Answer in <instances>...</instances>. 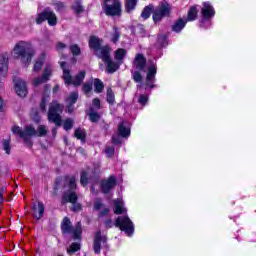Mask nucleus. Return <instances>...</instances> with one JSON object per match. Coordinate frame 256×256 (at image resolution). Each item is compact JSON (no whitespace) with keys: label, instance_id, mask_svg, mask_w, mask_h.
Instances as JSON below:
<instances>
[{"label":"nucleus","instance_id":"24","mask_svg":"<svg viewBox=\"0 0 256 256\" xmlns=\"http://www.w3.org/2000/svg\"><path fill=\"white\" fill-rule=\"evenodd\" d=\"M123 200L122 199H117L114 201V213L116 215H121L122 213H127V209L123 206Z\"/></svg>","mask_w":256,"mask_h":256},{"label":"nucleus","instance_id":"36","mask_svg":"<svg viewBox=\"0 0 256 256\" xmlns=\"http://www.w3.org/2000/svg\"><path fill=\"white\" fill-rule=\"evenodd\" d=\"M107 102L111 105L115 103V94H113V90H111V88L107 90Z\"/></svg>","mask_w":256,"mask_h":256},{"label":"nucleus","instance_id":"39","mask_svg":"<svg viewBox=\"0 0 256 256\" xmlns=\"http://www.w3.org/2000/svg\"><path fill=\"white\" fill-rule=\"evenodd\" d=\"M72 9H74L76 13H83V6H81V2L79 1L74 2Z\"/></svg>","mask_w":256,"mask_h":256},{"label":"nucleus","instance_id":"52","mask_svg":"<svg viewBox=\"0 0 256 256\" xmlns=\"http://www.w3.org/2000/svg\"><path fill=\"white\" fill-rule=\"evenodd\" d=\"M0 87H3V82L0 81ZM5 106V102H3V98L0 96V111H3V107Z\"/></svg>","mask_w":256,"mask_h":256},{"label":"nucleus","instance_id":"32","mask_svg":"<svg viewBox=\"0 0 256 256\" xmlns=\"http://www.w3.org/2000/svg\"><path fill=\"white\" fill-rule=\"evenodd\" d=\"M79 249H81V245L79 243H72L67 249V253L68 255H73V253H76Z\"/></svg>","mask_w":256,"mask_h":256},{"label":"nucleus","instance_id":"15","mask_svg":"<svg viewBox=\"0 0 256 256\" xmlns=\"http://www.w3.org/2000/svg\"><path fill=\"white\" fill-rule=\"evenodd\" d=\"M155 75H157V66L155 64H151L148 67V73L146 76L147 87H154L153 83H155Z\"/></svg>","mask_w":256,"mask_h":256},{"label":"nucleus","instance_id":"50","mask_svg":"<svg viewBox=\"0 0 256 256\" xmlns=\"http://www.w3.org/2000/svg\"><path fill=\"white\" fill-rule=\"evenodd\" d=\"M65 9V4L62 2H58L55 4V10L56 11H63Z\"/></svg>","mask_w":256,"mask_h":256},{"label":"nucleus","instance_id":"43","mask_svg":"<svg viewBox=\"0 0 256 256\" xmlns=\"http://www.w3.org/2000/svg\"><path fill=\"white\" fill-rule=\"evenodd\" d=\"M92 90H93V87L90 82H86L83 85V91H84V93H86V95H88V93H91Z\"/></svg>","mask_w":256,"mask_h":256},{"label":"nucleus","instance_id":"9","mask_svg":"<svg viewBox=\"0 0 256 256\" xmlns=\"http://www.w3.org/2000/svg\"><path fill=\"white\" fill-rule=\"evenodd\" d=\"M104 11L106 15L115 16L121 15V2L119 0H104Z\"/></svg>","mask_w":256,"mask_h":256},{"label":"nucleus","instance_id":"55","mask_svg":"<svg viewBox=\"0 0 256 256\" xmlns=\"http://www.w3.org/2000/svg\"><path fill=\"white\" fill-rule=\"evenodd\" d=\"M32 119L34 120V121H39V115H35V116H33V114H32Z\"/></svg>","mask_w":256,"mask_h":256},{"label":"nucleus","instance_id":"48","mask_svg":"<svg viewBox=\"0 0 256 256\" xmlns=\"http://www.w3.org/2000/svg\"><path fill=\"white\" fill-rule=\"evenodd\" d=\"M112 41H113V43H117V41H119V31L117 30V28H114V33L112 35Z\"/></svg>","mask_w":256,"mask_h":256},{"label":"nucleus","instance_id":"31","mask_svg":"<svg viewBox=\"0 0 256 256\" xmlns=\"http://www.w3.org/2000/svg\"><path fill=\"white\" fill-rule=\"evenodd\" d=\"M72 233H73V239H81V233H82L81 222H78L76 224V227L72 231Z\"/></svg>","mask_w":256,"mask_h":256},{"label":"nucleus","instance_id":"61","mask_svg":"<svg viewBox=\"0 0 256 256\" xmlns=\"http://www.w3.org/2000/svg\"><path fill=\"white\" fill-rule=\"evenodd\" d=\"M91 191H93V188H91Z\"/></svg>","mask_w":256,"mask_h":256},{"label":"nucleus","instance_id":"56","mask_svg":"<svg viewBox=\"0 0 256 256\" xmlns=\"http://www.w3.org/2000/svg\"><path fill=\"white\" fill-rule=\"evenodd\" d=\"M158 41L161 43V41H165V36H161L158 38Z\"/></svg>","mask_w":256,"mask_h":256},{"label":"nucleus","instance_id":"51","mask_svg":"<svg viewBox=\"0 0 256 256\" xmlns=\"http://www.w3.org/2000/svg\"><path fill=\"white\" fill-rule=\"evenodd\" d=\"M56 49L58 51H63V49H67V45L65 43H62V42H58L56 44Z\"/></svg>","mask_w":256,"mask_h":256},{"label":"nucleus","instance_id":"40","mask_svg":"<svg viewBox=\"0 0 256 256\" xmlns=\"http://www.w3.org/2000/svg\"><path fill=\"white\" fill-rule=\"evenodd\" d=\"M3 149L7 155L11 153V142L9 140L3 141Z\"/></svg>","mask_w":256,"mask_h":256},{"label":"nucleus","instance_id":"59","mask_svg":"<svg viewBox=\"0 0 256 256\" xmlns=\"http://www.w3.org/2000/svg\"><path fill=\"white\" fill-rule=\"evenodd\" d=\"M65 143H67V138H64Z\"/></svg>","mask_w":256,"mask_h":256},{"label":"nucleus","instance_id":"45","mask_svg":"<svg viewBox=\"0 0 256 256\" xmlns=\"http://www.w3.org/2000/svg\"><path fill=\"white\" fill-rule=\"evenodd\" d=\"M101 108V100H99L98 98L94 99L92 101V111L93 109H100Z\"/></svg>","mask_w":256,"mask_h":256},{"label":"nucleus","instance_id":"26","mask_svg":"<svg viewBox=\"0 0 256 256\" xmlns=\"http://www.w3.org/2000/svg\"><path fill=\"white\" fill-rule=\"evenodd\" d=\"M185 25H187V20L179 19L172 25V31L180 33L182 29H185Z\"/></svg>","mask_w":256,"mask_h":256},{"label":"nucleus","instance_id":"3","mask_svg":"<svg viewBox=\"0 0 256 256\" xmlns=\"http://www.w3.org/2000/svg\"><path fill=\"white\" fill-rule=\"evenodd\" d=\"M76 183L77 180L75 177L71 176L66 178V192L62 197V203H71L72 211H81V204L77 203V194L75 193V189H77Z\"/></svg>","mask_w":256,"mask_h":256},{"label":"nucleus","instance_id":"7","mask_svg":"<svg viewBox=\"0 0 256 256\" xmlns=\"http://www.w3.org/2000/svg\"><path fill=\"white\" fill-rule=\"evenodd\" d=\"M115 226L119 227L120 231H124L128 237H131L135 231V226L129 216H119L115 221Z\"/></svg>","mask_w":256,"mask_h":256},{"label":"nucleus","instance_id":"11","mask_svg":"<svg viewBox=\"0 0 256 256\" xmlns=\"http://www.w3.org/2000/svg\"><path fill=\"white\" fill-rule=\"evenodd\" d=\"M202 5L203 6L201 9V13H202L201 26L205 27V21H211V19L215 17V8H213V5H211L210 2H204Z\"/></svg>","mask_w":256,"mask_h":256},{"label":"nucleus","instance_id":"25","mask_svg":"<svg viewBox=\"0 0 256 256\" xmlns=\"http://www.w3.org/2000/svg\"><path fill=\"white\" fill-rule=\"evenodd\" d=\"M46 58L47 54H45V52H42L33 66V71H41Z\"/></svg>","mask_w":256,"mask_h":256},{"label":"nucleus","instance_id":"12","mask_svg":"<svg viewBox=\"0 0 256 256\" xmlns=\"http://www.w3.org/2000/svg\"><path fill=\"white\" fill-rule=\"evenodd\" d=\"M110 55L111 51L105 52V54L100 56L99 59H102V61L106 63L107 73H115V71L119 69L121 63L113 62Z\"/></svg>","mask_w":256,"mask_h":256},{"label":"nucleus","instance_id":"21","mask_svg":"<svg viewBox=\"0 0 256 256\" xmlns=\"http://www.w3.org/2000/svg\"><path fill=\"white\" fill-rule=\"evenodd\" d=\"M118 133L121 137L127 138L131 135V128L127 125V121L122 120L118 126Z\"/></svg>","mask_w":256,"mask_h":256},{"label":"nucleus","instance_id":"20","mask_svg":"<svg viewBox=\"0 0 256 256\" xmlns=\"http://www.w3.org/2000/svg\"><path fill=\"white\" fill-rule=\"evenodd\" d=\"M94 211L98 212L99 217H105V215H109V208H107L105 204H102L101 200H96L94 202Z\"/></svg>","mask_w":256,"mask_h":256},{"label":"nucleus","instance_id":"57","mask_svg":"<svg viewBox=\"0 0 256 256\" xmlns=\"http://www.w3.org/2000/svg\"><path fill=\"white\" fill-rule=\"evenodd\" d=\"M52 133H53V135H57V129L54 128V129L52 130Z\"/></svg>","mask_w":256,"mask_h":256},{"label":"nucleus","instance_id":"58","mask_svg":"<svg viewBox=\"0 0 256 256\" xmlns=\"http://www.w3.org/2000/svg\"><path fill=\"white\" fill-rule=\"evenodd\" d=\"M57 89H59V87H58V86H56V87L54 88V91H57Z\"/></svg>","mask_w":256,"mask_h":256},{"label":"nucleus","instance_id":"8","mask_svg":"<svg viewBox=\"0 0 256 256\" xmlns=\"http://www.w3.org/2000/svg\"><path fill=\"white\" fill-rule=\"evenodd\" d=\"M89 47L99 58L102 57V55H105V53H107L108 51H111V48H109V46H102V40L96 36L90 37Z\"/></svg>","mask_w":256,"mask_h":256},{"label":"nucleus","instance_id":"54","mask_svg":"<svg viewBox=\"0 0 256 256\" xmlns=\"http://www.w3.org/2000/svg\"><path fill=\"white\" fill-rule=\"evenodd\" d=\"M106 227H113V222L111 220H107L105 222Z\"/></svg>","mask_w":256,"mask_h":256},{"label":"nucleus","instance_id":"22","mask_svg":"<svg viewBox=\"0 0 256 256\" xmlns=\"http://www.w3.org/2000/svg\"><path fill=\"white\" fill-rule=\"evenodd\" d=\"M79 99V93L78 92H72L68 96L66 103L68 104V113H73V105L77 103V100Z\"/></svg>","mask_w":256,"mask_h":256},{"label":"nucleus","instance_id":"16","mask_svg":"<svg viewBox=\"0 0 256 256\" xmlns=\"http://www.w3.org/2000/svg\"><path fill=\"white\" fill-rule=\"evenodd\" d=\"M105 243H107V237L97 232L94 239V253H101V247L105 246Z\"/></svg>","mask_w":256,"mask_h":256},{"label":"nucleus","instance_id":"60","mask_svg":"<svg viewBox=\"0 0 256 256\" xmlns=\"http://www.w3.org/2000/svg\"><path fill=\"white\" fill-rule=\"evenodd\" d=\"M65 143H67V138H64Z\"/></svg>","mask_w":256,"mask_h":256},{"label":"nucleus","instance_id":"2","mask_svg":"<svg viewBox=\"0 0 256 256\" xmlns=\"http://www.w3.org/2000/svg\"><path fill=\"white\" fill-rule=\"evenodd\" d=\"M12 132L14 135H18V137H20L28 147H31V145H33L31 137H45L47 127L40 125L36 130L35 127L27 125L24 130H22L21 127L14 126L12 128Z\"/></svg>","mask_w":256,"mask_h":256},{"label":"nucleus","instance_id":"46","mask_svg":"<svg viewBox=\"0 0 256 256\" xmlns=\"http://www.w3.org/2000/svg\"><path fill=\"white\" fill-rule=\"evenodd\" d=\"M80 183L83 187L87 185V172H82L81 178H80Z\"/></svg>","mask_w":256,"mask_h":256},{"label":"nucleus","instance_id":"1","mask_svg":"<svg viewBox=\"0 0 256 256\" xmlns=\"http://www.w3.org/2000/svg\"><path fill=\"white\" fill-rule=\"evenodd\" d=\"M10 55L13 59H20L21 63L28 67L35 57V48L30 41H19L12 48Z\"/></svg>","mask_w":256,"mask_h":256},{"label":"nucleus","instance_id":"6","mask_svg":"<svg viewBox=\"0 0 256 256\" xmlns=\"http://www.w3.org/2000/svg\"><path fill=\"white\" fill-rule=\"evenodd\" d=\"M61 113H63V105L54 101L51 103L48 111V121L55 123L57 127H61Z\"/></svg>","mask_w":256,"mask_h":256},{"label":"nucleus","instance_id":"53","mask_svg":"<svg viewBox=\"0 0 256 256\" xmlns=\"http://www.w3.org/2000/svg\"><path fill=\"white\" fill-rule=\"evenodd\" d=\"M112 142L117 145V144L121 143V138H119V136H113Z\"/></svg>","mask_w":256,"mask_h":256},{"label":"nucleus","instance_id":"18","mask_svg":"<svg viewBox=\"0 0 256 256\" xmlns=\"http://www.w3.org/2000/svg\"><path fill=\"white\" fill-rule=\"evenodd\" d=\"M115 185H117V179H115V176H110L107 180H104L101 183L102 193H109Z\"/></svg>","mask_w":256,"mask_h":256},{"label":"nucleus","instance_id":"14","mask_svg":"<svg viewBox=\"0 0 256 256\" xmlns=\"http://www.w3.org/2000/svg\"><path fill=\"white\" fill-rule=\"evenodd\" d=\"M15 91L18 97H27V82L21 79L14 80Z\"/></svg>","mask_w":256,"mask_h":256},{"label":"nucleus","instance_id":"10","mask_svg":"<svg viewBox=\"0 0 256 256\" xmlns=\"http://www.w3.org/2000/svg\"><path fill=\"white\" fill-rule=\"evenodd\" d=\"M43 21H48V24L53 27L57 25V15H55V13L52 11L46 10L40 13L36 18L37 25H41Z\"/></svg>","mask_w":256,"mask_h":256},{"label":"nucleus","instance_id":"23","mask_svg":"<svg viewBox=\"0 0 256 256\" xmlns=\"http://www.w3.org/2000/svg\"><path fill=\"white\" fill-rule=\"evenodd\" d=\"M145 63H147L145 56H143V54H137L134 59V67L139 71H143V69H145Z\"/></svg>","mask_w":256,"mask_h":256},{"label":"nucleus","instance_id":"17","mask_svg":"<svg viewBox=\"0 0 256 256\" xmlns=\"http://www.w3.org/2000/svg\"><path fill=\"white\" fill-rule=\"evenodd\" d=\"M7 63H9V54L4 52L1 54L0 58V77H5L7 75V71L9 69Z\"/></svg>","mask_w":256,"mask_h":256},{"label":"nucleus","instance_id":"28","mask_svg":"<svg viewBox=\"0 0 256 256\" xmlns=\"http://www.w3.org/2000/svg\"><path fill=\"white\" fill-rule=\"evenodd\" d=\"M61 229L63 233H72L71 220L69 218H64L61 224Z\"/></svg>","mask_w":256,"mask_h":256},{"label":"nucleus","instance_id":"4","mask_svg":"<svg viewBox=\"0 0 256 256\" xmlns=\"http://www.w3.org/2000/svg\"><path fill=\"white\" fill-rule=\"evenodd\" d=\"M61 69L63 70L62 79L64 80L65 85H75V87L83 83L85 79V71H80L78 75L74 78L71 76V70L67 67L65 62H60Z\"/></svg>","mask_w":256,"mask_h":256},{"label":"nucleus","instance_id":"33","mask_svg":"<svg viewBox=\"0 0 256 256\" xmlns=\"http://www.w3.org/2000/svg\"><path fill=\"white\" fill-rule=\"evenodd\" d=\"M90 121L92 123H97L99 119H101V115H99L97 112L93 111V108H90L89 112Z\"/></svg>","mask_w":256,"mask_h":256},{"label":"nucleus","instance_id":"41","mask_svg":"<svg viewBox=\"0 0 256 256\" xmlns=\"http://www.w3.org/2000/svg\"><path fill=\"white\" fill-rule=\"evenodd\" d=\"M70 51L73 55H79L81 53V48H79V46L77 44H73L70 47Z\"/></svg>","mask_w":256,"mask_h":256},{"label":"nucleus","instance_id":"38","mask_svg":"<svg viewBox=\"0 0 256 256\" xmlns=\"http://www.w3.org/2000/svg\"><path fill=\"white\" fill-rule=\"evenodd\" d=\"M74 135L76 139H80L81 141H83V139H85V130L78 128L75 130Z\"/></svg>","mask_w":256,"mask_h":256},{"label":"nucleus","instance_id":"47","mask_svg":"<svg viewBox=\"0 0 256 256\" xmlns=\"http://www.w3.org/2000/svg\"><path fill=\"white\" fill-rule=\"evenodd\" d=\"M115 153V148L113 147H107L105 150V154L107 155V157H113Z\"/></svg>","mask_w":256,"mask_h":256},{"label":"nucleus","instance_id":"34","mask_svg":"<svg viewBox=\"0 0 256 256\" xmlns=\"http://www.w3.org/2000/svg\"><path fill=\"white\" fill-rule=\"evenodd\" d=\"M94 91L95 93H101V91H103V82L101 80H94Z\"/></svg>","mask_w":256,"mask_h":256},{"label":"nucleus","instance_id":"29","mask_svg":"<svg viewBox=\"0 0 256 256\" xmlns=\"http://www.w3.org/2000/svg\"><path fill=\"white\" fill-rule=\"evenodd\" d=\"M198 13H199V10L197 9V6H192L188 11L187 21H195V19H197Z\"/></svg>","mask_w":256,"mask_h":256},{"label":"nucleus","instance_id":"35","mask_svg":"<svg viewBox=\"0 0 256 256\" xmlns=\"http://www.w3.org/2000/svg\"><path fill=\"white\" fill-rule=\"evenodd\" d=\"M136 5H137V0H126V10L128 11V13L130 11H133Z\"/></svg>","mask_w":256,"mask_h":256},{"label":"nucleus","instance_id":"44","mask_svg":"<svg viewBox=\"0 0 256 256\" xmlns=\"http://www.w3.org/2000/svg\"><path fill=\"white\" fill-rule=\"evenodd\" d=\"M147 101H149V96L141 94L138 99V103H140V105H145Z\"/></svg>","mask_w":256,"mask_h":256},{"label":"nucleus","instance_id":"27","mask_svg":"<svg viewBox=\"0 0 256 256\" xmlns=\"http://www.w3.org/2000/svg\"><path fill=\"white\" fill-rule=\"evenodd\" d=\"M125 55H127V50L119 48L116 50L114 57L116 61L121 65V63H123V59H125Z\"/></svg>","mask_w":256,"mask_h":256},{"label":"nucleus","instance_id":"37","mask_svg":"<svg viewBox=\"0 0 256 256\" xmlns=\"http://www.w3.org/2000/svg\"><path fill=\"white\" fill-rule=\"evenodd\" d=\"M73 120L71 118H68L64 121L63 127L65 131H69L70 129H73Z\"/></svg>","mask_w":256,"mask_h":256},{"label":"nucleus","instance_id":"19","mask_svg":"<svg viewBox=\"0 0 256 256\" xmlns=\"http://www.w3.org/2000/svg\"><path fill=\"white\" fill-rule=\"evenodd\" d=\"M32 211L35 219H41L43 213H45V206L43 202H35L32 206Z\"/></svg>","mask_w":256,"mask_h":256},{"label":"nucleus","instance_id":"13","mask_svg":"<svg viewBox=\"0 0 256 256\" xmlns=\"http://www.w3.org/2000/svg\"><path fill=\"white\" fill-rule=\"evenodd\" d=\"M52 71L53 70L51 68V65H46L42 77H37L32 80L33 87H39V85L47 83V81H49V78L51 77Z\"/></svg>","mask_w":256,"mask_h":256},{"label":"nucleus","instance_id":"30","mask_svg":"<svg viewBox=\"0 0 256 256\" xmlns=\"http://www.w3.org/2000/svg\"><path fill=\"white\" fill-rule=\"evenodd\" d=\"M152 11H153L152 5L146 6L141 13L142 19H149V17H151Z\"/></svg>","mask_w":256,"mask_h":256},{"label":"nucleus","instance_id":"42","mask_svg":"<svg viewBox=\"0 0 256 256\" xmlns=\"http://www.w3.org/2000/svg\"><path fill=\"white\" fill-rule=\"evenodd\" d=\"M133 79L135 83H141V81H143V76H141V73H139V71H135L133 73Z\"/></svg>","mask_w":256,"mask_h":256},{"label":"nucleus","instance_id":"5","mask_svg":"<svg viewBox=\"0 0 256 256\" xmlns=\"http://www.w3.org/2000/svg\"><path fill=\"white\" fill-rule=\"evenodd\" d=\"M173 11V6L168 2H161L152 12L154 23H159L164 17H169Z\"/></svg>","mask_w":256,"mask_h":256},{"label":"nucleus","instance_id":"49","mask_svg":"<svg viewBox=\"0 0 256 256\" xmlns=\"http://www.w3.org/2000/svg\"><path fill=\"white\" fill-rule=\"evenodd\" d=\"M47 101H49L47 98H43L42 102L40 103V109L41 111L45 112L47 107Z\"/></svg>","mask_w":256,"mask_h":256}]
</instances>
